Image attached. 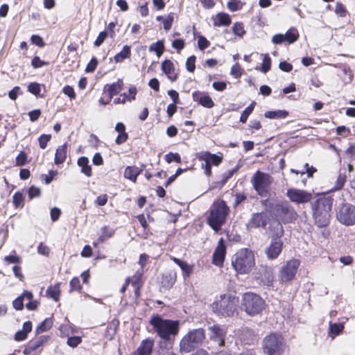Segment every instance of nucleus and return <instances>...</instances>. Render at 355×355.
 <instances>
[{
  "label": "nucleus",
  "instance_id": "nucleus-1",
  "mask_svg": "<svg viewBox=\"0 0 355 355\" xmlns=\"http://www.w3.org/2000/svg\"><path fill=\"white\" fill-rule=\"evenodd\" d=\"M154 332L164 340H170L178 334L180 321L164 319L160 315H152L149 321Z\"/></svg>",
  "mask_w": 355,
  "mask_h": 355
},
{
  "label": "nucleus",
  "instance_id": "nucleus-2",
  "mask_svg": "<svg viewBox=\"0 0 355 355\" xmlns=\"http://www.w3.org/2000/svg\"><path fill=\"white\" fill-rule=\"evenodd\" d=\"M333 202L331 197L323 196L311 204L313 217L318 227H325L329 223Z\"/></svg>",
  "mask_w": 355,
  "mask_h": 355
},
{
  "label": "nucleus",
  "instance_id": "nucleus-3",
  "mask_svg": "<svg viewBox=\"0 0 355 355\" xmlns=\"http://www.w3.org/2000/svg\"><path fill=\"white\" fill-rule=\"evenodd\" d=\"M232 265L239 274L249 273L255 266L254 252L248 248L239 250L232 259Z\"/></svg>",
  "mask_w": 355,
  "mask_h": 355
},
{
  "label": "nucleus",
  "instance_id": "nucleus-4",
  "mask_svg": "<svg viewBox=\"0 0 355 355\" xmlns=\"http://www.w3.org/2000/svg\"><path fill=\"white\" fill-rule=\"evenodd\" d=\"M239 300L231 294L220 295L212 304V311L218 315L230 317L236 310Z\"/></svg>",
  "mask_w": 355,
  "mask_h": 355
},
{
  "label": "nucleus",
  "instance_id": "nucleus-5",
  "mask_svg": "<svg viewBox=\"0 0 355 355\" xmlns=\"http://www.w3.org/2000/svg\"><path fill=\"white\" fill-rule=\"evenodd\" d=\"M205 331L202 328L190 330L180 340V347L183 352H191L205 340Z\"/></svg>",
  "mask_w": 355,
  "mask_h": 355
},
{
  "label": "nucleus",
  "instance_id": "nucleus-6",
  "mask_svg": "<svg viewBox=\"0 0 355 355\" xmlns=\"http://www.w3.org/2000/svg\"><path fill=\"white\" fill-rule=\"evenodd\" d=\"M228 212L229 207L223 200L215 202L207 218L208 224L214 230L218 231L225 223Z\"/></svg>",
  "mask_w": 355,
  "mask_h": 355
},
{
  "label": "nucleus",
  "instance_id": "nucleus-7",
  "mask_svg": "<svg viewBox=\"0 0 355 355\" xmlns=\"http://www.w3.org/2000/svg\"><path fill=\"white\" fill-rule=\"evenodd\" d=\"M286 344L282 336L272 333L263 340V349L268 355H282L286 350Z\"/></svg>",
  "mask_w": 355,
  "mask_h": 355
},
{
  "label": "nucleus",
  "instance_id": "nucleus-8",
  "mask_svg": "<svg viewBox=\"0 0 355 355\" xmlns=\"http://www.w3.org/2000/svg\"><path fill=\"white\" fill-rule=\"evenodd\" d=\"M241 306L248 315L252 316L263 311L264 301L259 295L248 292L242 296Z\"/></svg>",
  "mask_w": 355,
  "mask_h": 355
},
{
  "label": "nucleus",
  "instance_id": "nucleus-9",
  "mask_svg": "<svg viewBox=\"0 0 355 355\" xmlns=\"http://www.w3.org/2000/svg\"><path fill=\"white\" fill-rule=\"evenodd\" d=\"M275 216L284 223H289L295 220L298 216L296 211L288 201H280L273 207Z\"/></svg>",
  "mask_w": 355,
  "mask_h": 355
},
{
  "label": "nucleus",
  "instance_id": "nucleus-10",
  "mask_svg": "<svg viewBox=\"0 0 355 355\" xmlns=\"http://www.w3.org/2000/svg\"><path fill=\"white\" fill-rule=\"evenodd\" d=\"M197 158L204 162L201 168L204 169L205 173L208 177L211 175V166H218L223 161V156L217 154H212L209 151H201L197 153Z\"/></svg>",
  "mask_w": 355,
  "mask_h": 355
},
{
  "label": "nucleus",
  "instance_id": "nucleus-11",
  "mask_svg": "<svg viewBox=\"0 0 355 355\" xmlns=\"http://www.w3.org/2000/svg\"><path fill=\"white\" fill-rule=\"evenodd\" d=\"M299 266L300 261L297 259H293L288 261L279 272V281L282 284L292 281L295 276Z\"/></svg>",
  "mask_w": 355,
  "mask_h": 355
},
{
  "label": "nucleus",
  "instance_id": "nucleus-12",
  "mask_svg": "<svg viewBox=\"0 0 355 355\" xmlns=\"http://www.w3.org/2000/svg\"><path fill=\"white\" fill-rule=\"evenodd\" d=\"M337 218L345 225L355 224V206L349 203H343L337 213Z\"/></svg>",
  "mask_w": 355,
  "mask_h": 355
},
{
  "label": "nucleus",
  "instance_id": "nucleus-13",
  "mask_svg": "<svg viewBox=\"0 0 355 355\" xmlns=\"http://www.w3.org/2000/svg\"><path fill=\"white\" fill-rule=\"evenodd\" d=\"M251 182L256 191L260 196H263L271 183V177L267 173L257 171L253 175Z\"/></svg>",
  "mask_w": 355,
  "mask_h": 355
},
{
  "label": "nucleus",
  "instance_id": "nucleus-14",
  "mask_svg": "<svg viewBox=\"0 0 355 355\" xmlns=\"http://www.w3.org/2000/svg\"><path fill=\"white\" fill-rule=\"evenodd\" d=\"M287 198L295 204H304L312 199V193L305 190L291 188L287 190L286 193Z\"/></svg>",
  "mask_w": 355,
  "mask_h": 355
},
{
  "label": "nucleus",
  "instance_id": "nucleus-15",
  "mask_svg": "<svg viewBox=\"0 0 355 355\" xmlns=\"http://www.w3.org/2000/svg\"><path fill=\"white\" fill-rule=\"evenodd\" d=\"M49 336H42L35 340L29 341L24 354L26 355H37L42 350L43 345L47 342Z\"/></svg>",
  "mask_w": 355,
  "mask_h": 355
},
{
  "label": "nucleus",
  "instance_id": "nucleus-16",
  "mask_svg": "<svg viewBox=\"0 0 355 355\" xmlns=\"http://www.w3.org/2000/svg\"><path fill=\"white\" fill-rule=\"evenodd\" d=\"M269 220L268 215L266 212L253 214L249 222L247 224L248 230L258 227H266Z\"/></svg>",
  "mask_w": 355,
  "mask_h": 355
},
{
  "label": "nucleus",
  "instance_id": "nucleus-17",
  "mask_svg": "<svg viewBox=\"0 0 355 355\" xmlns=\"http://www.w3.org/2000/svg\"><path fill=\"white\" fill-rule=\"evenodd\" d=\"M209 338L211 340L217 342L218 345L222 347L225 345V338L226 336V330L219 324H214L209 327Z\"/></svg>",
  "mask_w": 355,
  "mask_h": 355
},
{
  "label": "nucleus",
  "instance_id": "nucleus-18",
  "mask_svg": "<svg viewBox=\"0 0 355 355\" xmlns=\"http://www.w3.org/2000/svg\"><path fill=\"white\" fill-rule=\"evenodd\" d=\"M226 254V246L224 241L220 238L212 255V263L216 266L221 267L223 265Z\"/></svg>",
  "mask_w": 355,
  "mask_h": 355
},
{
  "label": "nucleus",
  "instance_id": "nucleus-19",
  "mask_svg": "<svg viewBox=\"0 0 355 355\" xmlns=\"http://www.w3.org/2000/svg\"><path fill=\"white\" fill-rule=\"evenodd\" d=\"M282 246L283 242L281 239H272L270 245L266 250L267 257L269 259H276L281 253Z\"/></svg>",
  "mask_w": 355,
  "mask_h": 355
},
{
  "label": "nucleus",
  "instance_id": "nucleus-20",
  "mask_svg": "<svg viewBox=\"0 0 355 355\" xmlns=\"http://www.w3.org/2000/svg\"><path fill=\"white\" fill-rule=\"evenodd\" d=\"M154 343V339L151 338L143 340L137 350L134 352V355H151Z\"/></svg>",
  "mask_w": 355,
  "mask_h": 355
},
{
  "label": "nucleus",
  "instance_id": "nucleus-21",
  "mask_svg": "<svg viewBox=\"0 0 355 355\" xmlns=\"http://www.w3.org/2000/svg\"><path fill=\"white\" fill-rule=\"evenodd\" d=\"M192 96L193 101L198 102L204 107L211 108L214 106V103L211 98L207 94H202L200 92H195Z\"/></svg>",
  "mask_w": 355,
  "mask_h": 355
},
{
  "label": "nucleus",
  "instance_id": "nucleus-22",
  "mask_svg": "<svg viewBox=\"0 0 355 355\" xmlns=\"http://www.w3.org/2000/svg\"><path fill=\"white\" fill-rule=\"evenodd\" d=\"M143 169L137 166H127L124 171V177L133 182H136L137 177L141 174Z\"/></svg>",
  "mask_w": 355,
  "mask_h": 355
},
{
  "label": "nucleus",
  "instance_id": "nucleus-23",
  "mask_svg": "<svg viewBox=\"0 0 355 355\" xmlns=\"http://www.w3.org/2000/svg\"><path fill=\"white\" fill-rule=\"evenodd\" d=\"M67 143H64L57 148L54 159L55 164L59 165L64 162L67 158Z\"/></svg>",
  "mask_w": 355,
  "mask_h": 355
},
{
  "label": "nucleus",
  "instance_id": "nucleus-24",
  "mask_svg": "<svg viewBox=\"0 0 355 355\" xmlns=\"http://www.w3.org/2000/svg\"><path fill=\"white\" fill-rule=\"evenodd\" d=\"M172 260L181 268L184 279L188 278L193 271V266L178 258L173 257Z\"/></svg>",
  "mask_w": 355,
  "mask_h": 355
},
{
  "label": "nucleus",
  "instance_id": "nucleus-25",
  "mask_svg": "<svg viewBox=\"0 0 355 355\" xmlns=\"http://www.w3.org/2000/svg\"><path fill=\"white\" fill-rule=\"evenodd\" d=\"M32 330V323L26 321L23 324V329L17 331L15 334V339L17 341L24 340L27 338L28 333Z\"/></svg>",
  "mask_w": 355,
  "mask_h": 355
},
{
  "label": "nucleus",
  "instance_id": "nucleus-26",
  "mask_svg": "<svg viewBox=\"0 0 355 355\" xmlns=\"http://www.w3.org/2000/svg\"><path fill=\"white\" fill-rule=\"evenodd\" d=\"M115 130L119 132V135L116 138V143L120 145L126 141L128 136L125 132V125L121 122L117 123L115 126Z\"/></svg>",
  "mask_w": 355,
  "mask_h": 355
},
{
  "label": "nucleus",
  "instance_id": "nucleus-27",
  "mask_svg": "<svg viewBox=\"0 0 355 355\" xmlns=\"http://www.w3.org/2000/svg\"><path fill=\"white\" fill-rule=\"evenodd\" d=\"M230 24L231 18L227 13L220 12L214 18V26H229Z\"/></svg>",
  "mask_w": 355,
  "mask_h": 355
},
{
  "label": "nucleus",
  "instance_id": "nucleus-28",
  "mask_svg": "<svg viewBox=\"0 0 355 355\" xmlns=\"http://www.w3.org/2000/svg\"><path fill=\"white\" fill-rule=\"evenodd\" d=\"M89 162V159L86 157H80L77 162L78 165L81 167V172L87 177L92 175V168Z\"/></svg>",
  "mask_w": 355,
  "mask_h": 355
},
{
  "label": "nucleus",
  "instance_id": "nucleus-29",
  "mask_svg": "<svg viewBox=\"0 0 355 355\" xmlns=\"http://www.w3.org/2000/svg\"><path fill=\"white\" fill-rule=\"evenodd\" d=\"M177 274L175 270H170L163 277L162 284L166 288H171L176 282Z\"/></svg>",
  "mask_w": 355,
  "mask_h": 355
},
{
  "label": "nucleus",
  "instance_id": "nucleus-30",
  "mask_svg": "<svg viewBox=\"0 0 355 355\" xmlns=\"http://www.w3.org/2000/svg\"><path fill=\"white\" fill-rule=\"evenodd\" d=\"M123 82L121 80H119L116 83H113L110 85L108 86L107 93L110 97V100L112 98L119 94L122 89Z\"/></svg>",
  "mask_w": 355,
  "mask_h": 355
},
{
  "label": "nucleus",
  "instance_id": "nucleus-31",
  "mask_svg": "<svg viewBox=\"0 0 355 355\" xmlns=\"http://www.w3.org/2000/svg\"><path fill=\"white\" fill-rule=\"evenodd\" d=\"M60 293V283L48 287L46 291V296L53 299L55 302L59 300Z\"/></svg>",
  "mask_w": 355,
  "mask_h": 355
},
{
  "label": "nucleus",
  "instance_id": "nucleus-32",
  "mask_svg": "<svg viewBox=\"0 0 355 355\" xmlns=\"http://www.w3.org/2000/svg\"><path fill=\"white\" fill-rule=\"evenodd\" d=\"M288 115V112L286 110H275L267 111L265 112L264 116L268 119H285Z\"/></svg>",
  "mask_w": 355,
  "mask_h": 355
},
{
  "label": "nucleus",
  "instance_id": "nucleus-33",
  "mask_svg": "<svg viewBox=\"0 0 355 355\" xmlns=\"http://www.w3.org/2000/svg\"><path fill=\"white\" fill-rule=\"evenodd\" d=\"M130 55V46L128 45L123 46L122 50L115 55L114 60L116 62H122L125 59Z\"/></svg>",
  "mask_w": 355,
  "mask_h": 355
},
{
  "label": "nucleus",
  "instance_id": "nucleus-34",
  "mask_svg": "<svg viewBox=\"0 0 355 355\" xmlns=\"http://www.w3.org/2000/svg\"><path fill=\"white\" fill-rule=\"evenodd\" d=\"M148 50L150 52H155L157 54V57L159 58L162 55L164 50V45L163 42L159 40L155 43L151 44L149 46Z\"/></svg>",
  "mask_w": 355,
  "mask_h": 355
},
{
  "label": "nucleus",
  "instance_id": "nucleus-35",
  "mask_svg": "<svg viewBox=\"0 0 355 355\" xmlns=\"http://www.w3.org/2000/svg\"><path fill=\"white\" fill-rule=\"evenodd\" d=\"M284 40L288 44H293L298 39L299 35L297 29L295 28H290L286 33L284 35Z\"/></svg>",
  "mask_w": 355,
  "mask_h": 355
},
{
  "label": "nucleus",
  "instance_id": "nucleus-36",
  "mask_svg": "<svg viewBox=\"0 0 355 355\" xmlns=\"http://www.w3.org/2000/svg\"><path fill=\"white\" fill-rule=\"evenodd\" d=\"M53 325V321L51 318H46L43 322H42L36 328L35 333L37 334H41L42 332L46 331L50 329Z\"/></svg>",
  "mask_w": 355,
  "mask_h": 355
},
{
  "label": "nucleus",
  "instance_id": "nucleus-37",
  "mask_svg": "<svg viewBox=\"0 0 355 355\" xmlns=\"http://www.w3.org/2000/svg\"><path fill=\"white\" fill-rule=\"evenodd\" d=\"M343 323H329V334L333 335L332 338L340 334L343 331Z\"/></svg>",
  "mask_w": 355,
  "mask_h": 355
},
{
  "label": "nucleus",
  "instance_id": "nucleus-38",
  "mask_svg": "<svg viewBox=\"0 0 355 355\" xmlns=\"http://www.w3.org/2000/svg\"><path fill=\"white\" fill-rule=\"evenodd\" d=\"M254 105H255V103L254 102H252L241 113V115L240 116V122L243 123H245L247 120H248V116L251 114V113L252 112L254 108Z\"/></svg>",
  "mask_w": 355,
  "mask_h": 355
},
{
  "label": "nucleus",
  "instance_id": "nucleus-39",
  "mask_svg": "<svg viewBox=\"0 0 355 355\" xmlns=\"http://www.w3.org/2000/svg\"><path fill=\"white\" fill-rule=\"evenodd\" d=\"M162 70L167 75L174 71V64L170 60H165L162 63Z\"/></svg>",
  "mask_w": 355,
  "mask_h": 355
},
{
  "label": "nucleus",
  "instance_id": "nucleus-40",
  "mask_svg": "<svg viewBox=\"0 0 355 355\" xmlns=\"http://www.w3.org/2000/svg\"><path fill=\"white\" fill-rule=\"evenodd\" d=\"M271 66V59L269 57L268 54H265L263 55L262 65L261 71L266 73L270 69Z\"/></svg>",
  "mask_w": 355,
  "mask_h": 355
},
{
  "label": "nucleus",
  "instance_id": "nucleus-41",
  "mask_svg": "<svg viewBox=\"0 0 355 355\" xmlns=\"http://www.w3.org/2000/svg\"><path fill=\"white\" fill-rule=\"evenodd\" d=\"M232 31L235 35L240 37H242L245 33L243 24L239 22H236L234 24Z\"/></svg>",
  "mask_w": 355,
  "mask_h": 355
},
{
  "label": "nucleus",
  "instance_id": "nucleus-42",
  "mask_svg": "<svg viewBox=\"0 0 355 355\" xmlns=\"http://www.w3.org/2000/svg\"><path fill=\"white\" fill-rule=\"evenodd\" d=\"M265 279L262 280L263 284L268 286H271L274 280V277L270 269L265 270Z\"/></svg>",
  "mask_w": 355,
  "mask_h": 355
},
{
  "label": "nucleus",
  "instance_id": "nucleus-43",
  "mask_svg": "<svg viewBox=\"0 0 355 355\" xmlns=\"http://www.w3.org/2000/svg\"><path fill=\"white\" fill-rule=\"evenodd\" d=\"M346 182V175L345 174H339L337 180L335 182V185L334 187V190H339L342 189Z\"/></svg>",
  "mask_w": 355,
  "mask_h": 355
},
{
  "label": "nucleus",
  "instance_id": "nucleus-44",
  "mask_svg": "<svg viewBox=\"0 0 355 355\" xmlns=\"http://www.w3.org/2000/svg\"><path fill=\"white\" fill-rule=\"evenodd\" d=\"M165 160L168 163H171L174 161V162L180 164V163H181V157L177 153H169L165 155Z\"/></svg>",
  "mask_w": 355,
  "mask_h": 355
},
{
  "label": "nucleus",
  "instance_id": "nucleus-45",
  "mask_svg": "<svg viewBox=\"0 0 355 355\" xmlns=\"http://www.w3.org/2000/svg\"><path fill=\"white\" fill-rule=\"evenodd\" d=\"M12 201L16 207H22L24 202L23 194L20 192H16L12 196Z\"/></svg>",
  "mask_w": 355,
  "mask_h": 355
},
{
  "label": "nucleus",
  "instance_id": "nucleus-46",
  "mask_svg": "<svg viewBox=\"0 0 355 355\" xmlns=\"http://www.w3.org/2000/svg\"><path fill=\"white\" fill-rule=\"evenodd\" d=\"M82 342V338L80 336H70L67 340V344L71 347H76Z\"/></svg>",
  "mask_w": 355,
  "mask_h": 355
},
{
  "label": "nucleus",
  "instance_id": "nucleus-47",
  "mask_svg": "<svg viewBox=\"0 0 355 355\" xmlns=\"http://www.w3.org/2000/svg\"><path fill=\"white\" fill-rule=\"evenodd\" d=\"M70 289L69 292L71 293L75 291H80L81 288L80 280L78 277H73L69 282Z\"/></svg>",
  "mask_w": 355,
  "mask_h": 355
},
{
  "label": "nucleus",
  "instance_id": "nucleus-48",
  "mask_svg": "<svg viewBox=\"0 0 355 355\" xmlns=\"http://www.w3.org/2000/svg\"><path fill=\"white\" fill-rule=\"evenodd\" d=\"M51 138V135H42L38 139L40 147L42 149H44L46 147L47 144L50 141Z\"/></svg>",
  "mask_w": 355,
  "mask_h": 355
},
{
  "label": "nucleus",
  "instance_id": "nucleus-49",
  "mask_svg": "<svg viewBox=\"0 0 355 355\" xmlns=\"http://www.w3.org/2000/svg\"><path fill=\"white\" fill-rule=\"evenodd\" d=\"M28 91L35 96L39 95L41 91L40 84L37 83H30L28 86Z\"/></svg>",
  "mask_w": 355,
  "mask_h": 355
},
{
  "label": "nucleus",
  "instance_id": "nucleus-50",
  "mask_svg": "<svg viewBox=\"0 0 355 355\" xmlns=\"http://www.w3.org/2000/svg\"><path fill=\"white\" fill-rule=\"evenodd\" d=\"M41 191L39 187H36L35 186H31L28 191V195L29 199H33L34 198L39 197L40 196Z\"/></svg>",
  "mask_w": 355,
  "mask_h": 355
},
{
  "label": "nucleus",
  "instance_id": "nucleus-51",
  "mask_svg": "<svg viewBox=\"0 0 355 355\" xmlns=\"http://www.w3.org/2000/svg\"><path fill=\"white\" fill-rule=\"evenodd\" d=\"M173 20L174 15L173 13H170L169 15H168V16L164 19L163 25L164 28L166 31H168L171 28Z\"/></svg>",
  "mask_w": 355,
  "mask_h": 355
},
{
  "label": "nucleus",
  "instance_id": "nucleus-52",
  "mask_svg": "<svg viewBox=\"0 0 355 355\" xmlns=\"http://www.w3.org/2000/svg\"><path fill=\"white\" fill-rule=\"evenodd\" d=\"M227 6L230 11L235 12L241 9L242 3L240 1H229Z\"/></svg>",
  "mask_w": 355,
  "mask_h": 355
},
{
  "label": "nucleus",
  "instance_id": "nucleus-53",
  "mask_svg": "<svg viewBox=\"0 0 355 355\" xmlns=\"http://www.w3.org/2000/svg\"><path fill=\"white\" fill-rule=\"evenodd\" d=\"M23 94L21 88L19 86L15 87L8 92V97L11 100H16L18 95H21Z\"/></svg>",
  "mask_w": 355,
  "mask_h": 355
},
{
  "label": "nucleus",
  "instance_id": "nucleus-54",
  "mask_svg": "<svg viewBox=\"0 0 355 355\" xmlns=\"http://www.w3.org/2000/svg\"><path fill=\"white\" fill-rule=\"evenodd\" d=\"M195 62H196V57L194 55H191L187 58V62H186V67H187V69L189 72L194 71V70L196 69Z\"/></svg>",
  "mask_w": 355,
  "mask_h": 355
},
{
  "label": "nucleus",
  "instance_id": "nucleus-55",
  "mask_svg": "<svg viewBox=\"0 0 355 355\" xmlns=\"http://www.w3.org/2000/svg\"><path fill=\"white\" fill-rule=\"evenodd\" d=\"M27 159V156L24 151H21L20 153L16 157V165L18 166H24Z\"/></svg>",
  "mask_w": 355,
  "mask_h": 355
},
{
  "label": "nucleus",
  "instance_id": "nucleus-56",
  "mask_svg": "<svg viewBox=\"0 0 355 355\" xmlns=\"http://www.w3.org/2000/svg\"><path fill=\"white\" fill-rule=\"evenodd\" d=\"M209 44L210 42L207 40L206 37L203 36L199 37L198 40V46L201 51L205 50L209 46Z\"/></svg>",
  "mask_w": 355,
  "mask_h": 355
},
{
  "label": "nucleus",
  "instance_id": "nucleus-57",
  "mask_svg": "<svg viewBox=\"0 0 355 355\" xmlns=\"http://www.w3.org/2000/svg\"><path fill=\"white\" fill-rule=\"evenodd\" d=\"M63 93L69 97L71 99H73L76 98V93L72 87L69 85H66L62 89Z\"/></svg>",
  "mask_w": 355,
  "mask_h": 355
},
{
  "label": "nucleus",
  "instance_id": "nucleus-58",
  "mask_svg": "<svg viewBox=\"0 0 355 355\" xmlns=\"http://www.w3.org/2000/svg\"><path fill=\"white\" fill-rule=\"evenodd\" d=\"M335 12L340 17H345L347 13V10L341 3L338 2L336 6Z\"/></svg>",
  "mask_w": 355,
  "mask_h": 355
},
{
  "label": "nucleus",
  "instance_id": "nucleus-59",
  "mask_svg": "<svg viewBox=\"0 0 355 355\" xmlns=\"http://www.w3.org/2000/svg\"><path fill=\"white\" fill-rule=\"evenodd\" d=\"M107 36V32H106V31H102V32H101V33L98 34V37H97L96 40H95V42H94V45H95L96 46H101V45L103 43V42L105 41V40L106 39Z\"/></svg>",
  "mask_w": 355,
  "mask_h": 355
},
{
  "label": "nucleus",
  "instance_id": "nucleus-60",
  "mask_svg": "<svg viewBox=\"0 0 355 355\" xmlns=\"http://www.w3.org/2000/svg\"><path fill=\"white\" fill-rule=\"evenodd\" d=\"M50 214L51 220L57 221L61 215V210L58 207H53L51 209Z\"/></svg>",
  "mask_w": 355,
  "mask_h": 355
},
{
  "label": "nucleus",
  "instance_id": "nucleus-61",
  "mask_svg": "<svg viewBox=\"0 0 355 355\" xmlns=\"http://www.w3.org/2000/svg\"><path fill=\"white\" fill-rule=\"evenodd\" d=\"M230 73L235 78H239L242 75V70L239 64H235L231 69Z\"/></svg>",
  "mask_w": 355,
  "mask_h": 355
},
{
  "label": "nucleus",
  "instance_id": "nucleus-62",
  "mask_svg": "<svg viewBox=\"0 0 355 355\" xmlns=\"http://www.w3.org/2000/svg\"><path fill=\"white\" fill-rule=\"evenodd\" d=\"M31 42L33 44H35L39 47H43L45 44L43 41V39L37 35H33L31 36Z\"/></svg>",
  "mask_w": 355,
  "mask_h": 355
},
{
  "label": "nucleus",
  "instance_id": "nucleus-63",
  "mask_svg": "<svg viewBox=\"0 0 355 355\" xmlns=\"http://www.w3.org/2000/svg\"><path fill=\"white\" fill-rule=\"evenodd\" d=\"M214 89L218 92L224 91L227 87V83L223 81L214 82L212 84Z\"/></svg>",
  "mask_w": 355,
  "mask_h": 355
},
{
  "label": "nucleus",
  "instance_id": "nucleus-64",
  "mask_svg": "<svg viewBox=\"0 0 355 355\" xmlns=\"http://www.w3.org/2000/svg\"><path fill=\"white\" fill-rule=\"evenodd\" d=\"M13 307L18 311L22 310L24 308L23 297H18L12 302Z\"/></svg>",
  "mask_w": 355,
  "mask_h": 355
}]
</instances>
